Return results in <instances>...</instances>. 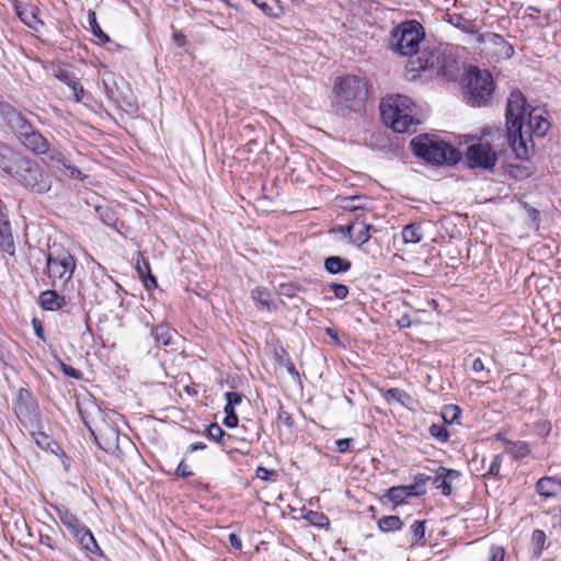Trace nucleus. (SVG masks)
<instances>
[{"label":"nucleus","instance_id":"obj_20","mask_svg":"<svg viewBox=\"0 0 561 561\" xmlns=\"http://www.w3.org/2000/svg\"><path fill=\"white\" fill-rule=\"evenodd\" d=\"M60 289H47L39 295V305L43 309L56 311L61 309L67 304L66 296L60 294Z\"/></svg>","mask_w":561,"mask_h":561},{"label":"nucleus","instance_id":"obj_18","mask_svg":"<svg viewBox=\"0 0 561 561\" xmlns=\"http://www.w3.org/2000/svg\"><path fill=\"white\" fill-rule=\"evenodd\" d=\"M16 14L20 20L30 28L38 32L44 25L43 21L37 16L38 9L32 4H16Z\"/></svg>","mask_w":561,"mask_h":561},{"label":"nucleus","instance_id":"obj_52","mask_svg":"<svg viewBox=\"0 0 561 561\" xmlns=\"http://www.w3.org/2000/svg\"><path fill=\"white\" fill-rule=\"evenodd\" d=\"M62 169L65 170L66 175L72 179H82V172L75 165H71L69 161L66 162V165H64Z\"/></svg>","mask_w":561,"mask_h":561},{"label":"nucleus","instance_id":"obj_37","mask_svg":"<svg viewBox=\"0 0 561 561\" xmlns=\"http://www.w3.org/2000/svg\"><path fill=\"white\" fill-rule=\"evenodd\" d=\"M385 496L394 505H399L405 502L407 491H404L402 485L392 486L387 491Z\"/></svg>","mask_w":561,"mask_h":561},{"label":"nucleus","instance_id":"obj_48","mask_svg":"<svg viewBox=\"0 0 561 561\" xmlns=\"http://www.w3.org/2000/svg\"><path fill=\"white\" fill-rule=\"evenodd\" d=\"M226 402L231 404L232 408L242 402L243 396L237 391H228L225 393Z\"/></svg>","mask_w":561,"mask_h":561},{"label":"nucleus","instance_id":"obj_43","mask_svg":"<svg viewBox=\"0 0 561 561\" xmlns=\"http://www.w3.org/2000/svg\"><path fill=\"white\" fill-rule=\"evenodd\" d=\"M71 90V95H69V99H73L76 102H80L84 95V89L79 83L77 78L73 80V83H70L68 87Z\"/></svg>","mask_w":561,"mask_h":561},{"label":"nucleus","instance_id":"obj_61","mask_svg":"<svg viewBox=\"0 0 561 561\" xmlns=\"http://www.w3.org/2000/svg\"><path fill=\"white\" fill-rule=\"evenodd\" d=\"M228 540L232 548H234L237 550L241 549V547H242L241 539L234 533H230L228 535Z\"/></svg>","mask_w":561,"mask_h":561},{"label":"nucleus","instance_id":"obj_51","mask_svg":"<svg viewBox=\"0 0 561 561\" xmlns=\"http://www.w3.org/2000/svg\"><path fill=\"white\" fill-rule=\"evenodd\" d=\"M402 488L407 491V499L409 496H422L426 493L425 489H420L415 483L402 485Z\"/></svg>","mask_w":561,"mask_h":561},{"label":"nucleus","instance_id":"obj_35","mask_svg":"<svg viewBox=\"0 0 561 561\" xmlns=\"http://www.w3.org/2000/svg\"><path fill=\"white\" fill-rule=\"evenodd\" d=\"M510 445L508 451L514 458L520 459L530 454V447L526 442H507Z\"/></svg>","mask_w":561,"mask_h":561},{"label":"nucleus","instance_id":"obj_27","mask_svg":"<svg viewBox=\"0 0 561 561\" xmlns=\"http://www.w3.org/2000/svg\"><path fill=\"white\" fill-rule=\"evenodd\" d=\"M137 272L139 276L142 278L145 285L147 288L152 286H157L156 278L150 274V265L148 262L144 260V257L139 254L137 260Z\"/></svg>","mask_w":561,"mask_h":561},{"label":"nucleus","instance_id":"obj_28","mask_svg":"<svg viewBox=\"0 0 561 561\" xmlns=\"http://www.w3.org/2000/svg\"><path fill=\"white\" fill-rule=\"evenodd\" d=\"M80 545L88 551L93 553H101L100 547L96 543L92 533L87 528L81 535L76 538Z\"/></svg>","mask_w":561,"mask_h":561},{"label":"nucleus","instance_id":"obj_15","mask_svg":"<svg viewBox=\"0 0 561 561\" xmlns=\"http://www.w3.org/2000/svg\"><path fill=\"white\" fill-rule=\"evenodd\" d=\"M460 476V471L440 466L437 468L432 483L440 490L443 495L448 496L453 492V482Z\"/></svg>","mask_w":561,"mask_h":561},{"label":"nucleus","instance_id":"obj_55","mask_svg":"<svg viewBox=\"0 0 561 561\" xmlns=\"http://www.w3.org/2000/svg\"><path fill=\"white\" fill-rule=\"evenodd\" d=\"M61 368H62V371L66 376L68 377H71V378H75V379H80L81 378V371L73 368L72 366H69V365H66L64 363H61Z\"/></svg>","mask_w":561,"mask_h":561},{"label":"nucleus","instance_id":"obj_7","mask_svg":"<svg viewBox=\"0 0 561 561\" xmlns=\"http://www.w3.org/2000/svg\"><path fill=\"white\" fill-rule=\"evenodd\" d=\"M410 147L416 157L433 164L453 165L460 160V152L436 136L419 135L411 140Z\"/></svg>","mask_w":561,"mask_h":561},{"label":"nucleus","instance_id":"obj_10","mask_svg":"<svg viewBox=\"0 0 561 561\" xmlns=\"http://www.w3.org/2000/svg\"><path fill=\"white\" fill-rule=\"evenodd\" d=\"M77 262L66 250L49 253L46 259V272L54 288L65 290L71 282Z\"/></svg>","mask_w":561,"mask_h":561},{"label":"nucleus","instance_id":"obj_22","mask_svg":"<svg viewBox=\"0 0 561 561\" xmlns=\"http://www.w3.org/2000/svg\"><path fill=\"white\" fill-rule=\"evenodd\" d=\"M58 517L61 524L77 538L88 527L71 512L62 511L59 512Z\"/></svg>","mask_w":561,"mask_h":561},{"label":"nucleus","instance_id":"obj_6","mask_svg":"<svg viewBox=\"0 0 561 561\" xmlns=\"http://www.w3.org/2000/svg\"><path fill=\"white\" fill-rule=\"evenodd\" d=\"M2 116L21 145H23L27 150L37 156L49 152L50 144L48 139L15 108L11 105H4L2 107Z\"/></svg>","mask_w":561,"mask_h":561},{"label":"nucleus","instance_id":"obj_9","mask_svg":"<svg viewBox=\"0 0 561 561\" xmlns=\"http://www.w3.org/2000/svg\"><path fill=\"white\" fill-rule=\"evenodd\" d=\"M424 37L425 32L421 23L414 20L405 21L391 31L387 46L402 56H412L419 53Z\"/></svg>","mask_w":561,"mask_h":561},{"label":"nucleus","instance_id":"obj_13","mask_svg":"<svg viewBox=\"0 0 561 561\" xmlns=\"http://www.w3.org/2000/svg\"><path fill=\"white\" fill-rule=\"evenodd\" d=\"M477 39L483 46L482 53L491 61L499 62L514 55L513 46L499 34L486 32L479 34Z\"/></svg>","mask_w":561,"mask_h":561},{"label":"nucleus","instance_id":"obj_1","mask_svg":"<svg viewBox=\"0 0 561 561\" xmlns=\"http://www.w3.org/2000/svg\"><path fill=\"white\" fill-rule=\"evenodd\" d=\"M458 70L454 48L447 44H439L419 50L417 57L407 65L405 76L410 81H428L436 77L453 79Z\"/></svg>","mask_w":561,"mask_h":561},{"label":"nucleus","instance_id":"obj_50","mask_svg":"<svg viewBox=\"0 0 561 561\" xmlns=\"http://www.w3.org/2000/svg\"><path fill=\"white\" fill-rule=\"evenodd\" d=\"M55 76L59 81L64 82L67 87H69L70 83H73V80L76 79V77L72 73L60 68L58 69Z\"/></svg>","mask_w":561,"mask_h":561},{"label":"nucleus","instance_id":"obj_36","mask_svg":"<svg viewBox=\"0 0 561 561\" xmlns=\"http://www.w3.org/2000/svg\"><path fill=\"white\" fill-rule=\"evenodd\" d=\"M425 520H415L410 527L411 540L410 545L414 546L425 536Z\"/></svg>","mask_w":561,"mask_h":561},{"label":"nucleus","instance_id":"obj_57","mask_svg":"<svg viewBox=\"0 0 561 561\" xmlns=\"http://www.w3.org/2000/svg\"><path fill=\"white\" fill-rule=\"evenodd\" d=\"M175 474L178 477L187 478L192 476V471L188 470V466L182 460L176 467Z\"/></svg>","mask_w":561,"mask_h":561},{"label":"nucleus","instance_id":"obj_54","mask_svg":"<svg viewBox=\"0 0 561 561\" xmlns=\"http://www.w3.org/2000/svg\"><path fill=\"white\" fill-rule=\"evenodd\" d=\"M276 472L274 470H270L267 468H264V467H257L256 471H255V476L256 478L263 480V481H268L270 480V477L271 476H275Z\"/></svg>","mask_w":561,"mask_h":561},{"label":"nucleus","instance_id":"obj_29","mask_svg":"<svg viewBox=\"0 0 561 561\" xmlns=\"http://www.w3.org/2000/svg\"><path fill=\"white\" fill-rule=\"evenodd\" d=\"M36 445L43 450L54 451L53 446L56 445L54 439L38 430H30Z\"/></svg>","mask_w":561,"mask_h":561},{"label":"nucleus","instance_id":"obj_8","mask_svg":"<svg viewBox=\"0 0 561 561\" xmlns=\"http://www.w3.org/2000/svg\"><path fill=\"white\" fill-rule=\"evenodd\" d=\"M11 178L26 191L38 195L47 194L53 186L51 174L26 156L22 157Z\"/></svg>","mask_w":561,"mask_h":561},{"label":"nucleus","instance_id":"obj_62","mask_svg":"<svg viewBox=\"0 0 561 561\" xmlns=\"http://www.w3.org/2000/svg\"><path fill=\"white\" fill-rule=\"evenodd\" d=\"M224 436L222 428L217 423H213V440L220 442Z\"/></svg>","mask_w":561,"mask_h":561},{"label":"nucleus","instance_id":"obj_64","mask_svg":"<svg viewBox=\"0 0 561 561\" xmlns=\"http://www.w3.org/2000/svg\"><path fill=\"white\" fill-rule=\"evenodd\" d=\"M472 369L476 373H480V371H483L485 369L484 364H483L481 358L477 357V358L473 359V362H472Z\"/></svg>","mask_w":561,"mask_h":561},{"label":"nucleus","instance_id":"obj_25","mask_svg":"<svg viewBox=\"0 0 561 561\" xmlns=\"http://www.w3.org/2000/svg\"><path fill=\"white\" fill-rule=\"evenodd\" d=\"M423 238V230L420 224L413 222L403 227L402 239L404 243H419Z\"/></svg>","mask_w":561,"mask_h":561},{"label":"nucleus","instance_id":"obj_41","mask_svg":"<svg viewBox=\"0 0 561 561\" xmlns=\"http://www.w3.org/2000/svg\"><path fill=\"white\" fill-rule=\"evenodd\" d=\"M545 542L546 534L540 529H535L531 534V543L534 545L535 554L540 556Z\"/></svg>","mask_w":561,"mask_h":561},{"label":"nucleus","instance_id":"obj_53","mask_svg":"<svg viewBox=\"0 0 561 561\" xmlns=\"http://www.w3.org/2000/svg\"><path fill=\"white\" fill-rule=\"evenodd\" d=\"M11 341L9 339L0 336V359L2 362H5V359L9 357V344Z\"/></svg>","mask_w":561,"mask_h":561},{"label":"nucleus","instance_id":"obj_33","mask_svg":"<svg viewBox=\"0 0 561 561\" xmlns=\"http://www.w3.org/2000/svg\"><path fill=\"white\" fill-rule=\"evenodd\" d=\"M252 298L255 304L264 309L270 310L272 306V301L270 299V293L261 287H257L252 290Z\"/></svg>","mask_w":561,"mask_h":561},{"label":"nucleus","instance_id":"obj_34","mask_svg":"<svg viewBox=\"0 0 561 561\" xmlns=\"http://www.w3.org/2000/svg\"><path fill=\"white\" fill-rule=\"evenodd\" d=\"M103 84H104L107 96L115 103H119L121 100L123 99V96H122V93L119 92L118 88L116 87L113 76H108L107 78H104Z\"/></svg>","mask_w":561,"mask_h":561},{"label":"nucleus","instance_id":"obj_4","mask_svg":"<svg viewBox=\"0 0 561 561\" xmlns=\"http://www.w3.org/2000/svg\"><path fill=\"white\" fill-rule=\"evenodd\" d=\"M526 113V99L519 90H514L506 103V128L510 146L517 159L528 156V147L524 137V116Z\"/></svg>","mask_w":561,"mask_h":561},{"label":"nucleus","instance_id":"obj_31","mask_svg":"<svg viewBox=\"0 0 561 561\" xmlns=\"http://www.w3.org/2000/svg\"><path fill=\"white\" fill-rule=\"evenodd\" d=\"M88 20H89V24H90V28H91V32L93 33V35L95 37H98V39L101 42V43H107L110 42V37L107 34H105L101 26L99 25L98 21H96V15H95V12L94 11H89V14H88Z\"/></svg>","mask_w":561,"mask_h":561},{"label":"nucleus","instance_id":"obj_2","mask_svg":"<svg viewBox=\"0 0 561 561\" xmlns=\"http://www.w3.org/2000/svg\"><path fill=\"white\" fill-rule=\"evenodd\" d=\"M367 94V83L363 78L353 75L337 77L331 95L332 111L342 117L358 113L364 108Z\"/></svg>","mask_w":561,"mask_h":561},{"label":"nucleus","instance_id":"obj_44","mask_svg":"<svg viewBox=\"0 0 561 561\" xmlns=\"http://www.w3.org/2000/svg\"><path fill=\"white\" fill-rule=\"evenodd\" d=\"M430 434L440 442H446L449 437L447 430L444 426L437 424H433L430 427Z\"/></svg>","mask_w":561,"mask_h":561},{"label":"nucleus","instance_id":"obj_30","mask_svg":"<svg viewBox=\"0 0 561 561\" xmlns=\"http://www.w3.org/2000/svg\"><path fill=\"white\" fill-rule=\"evenodd\" d=\"M383 398L387 402L396 401L403 407L407 405V400L411 399L410 396L404 390L398 388L388 389L383 394Z\"/></svg>","mask_w":561,"mask_h":561},{"label":"nucleus","instance_id":"obj_23","mask_svg":"<svg viewBox=\"0 0 561 561\" xmlns=\"http://www.w3.org/2000/svg\"><path fill=\"white\" fill-rule=\"evenodd\" d=\"M151 334L157 343L164 346L172 345L174 339L178 337L175 330L170 329L167 324H159L151 330Z\"/></svg>","mask_w":561,"mask_h":561},{"label":"nucleus","instance_id":"obj_49","mask_svg":"<svg viewBox=\"0 0 561 561\" xmlns=\"http://www.w3.org/2000/svg\"><path fill=\"white\" fill-rule=\"evenodd\" d=\"M505 551L502 547L492 546L489 552V561H504Z\"/></svg>","mask_w":561,"mask_h":561},{"label":"nucleus","instance_id":"obj_38","mask_svg":"<svg viewBox=\"0 0 561 561\" xmlns=\"http://www.w3.org/2000/svg\"><path fill=\"white\" fill-rule=\"evenodd\" d=\"M305 518L312 525L319 528L328 527L330 522L327 515L320 512L309 511Z\"/></svg>","mask_w":561,"mask_h":561},{"label":"nucleus","instance_id":"obj_32","mask_svg":"<svg viewBox=\"0 0 561 561\" xmlns=\"http://www.w3.org/2000/svg\"><path fill=\"white\" fill-rule=\"evenodd\" d=\"M442 416L446 423L456 424L459 423L461 410L458 405L448 404L443 408Z\"/></svg>","mask_w":561,"mask_h":561},{"label":"nucleus","instance_id":"obj_63","mask_svg":"<svg viewBox=\"0 0 561 561\" xmlns=\"http://www.w3.org/2000/svg\"><path fill=\"white\" fill-rule=\"evenodd\" d=\"M278 420H279L282 423H284L285 425L289 426V427H290V426H293L294 421H293V419H291V415H290L289 413L285 412V411H282V412L279 413V415H278Z\"/></svg>","mask_w":561,"mask_h":561},{"label":"nucleus","instance_id":"obj_40","mask_svg":"<svg viewBox=\"0 0 561 561\" xmlns=\"http://www.w3.org/2000/svg\"><path fill=\"white\" fill-rule=\"evenodd\" d=\"M447 21L455 27L466 32H471L472 24L469 20L462 18L459 14H447Z\"/></svg>","mask_w":561,"mask_h":561},{"label":"nucleus","instance_id":"obj_24","mask_svg":"<svg viewBox=\"0 0 561 561\" xmlns=\"http://www.w3.org/2000/svg\"><path fill=\"white\" fill-rule=\"evenodd\" d=\"M352 263L341 256H329L324 260V268L330 274L346 273L351 270Z\"/></svg>","mask_w":561,"mask_h":561},{"label":"nucleus","instance_id":"obj_3","mask_svg":"<svg viewBox=\"0 0 561 561\" xmlns=\"http://www.w3.org/2000/svg\"><path fill=\"white\" fill-rule=\"evenodd\" d=\"M78 409L82 422L88 427L98 446L108 454L119 456V431L105 420L103 411L90 400L78 403Z\"/></svg>","mask_w":561,"mask_h":561},{"label":"nucleus","instance_id":"obj_12","mask_svg":"<svg viewBox=\"0 0 561 561\" xmlns=\"http://www.w3.org/2000/svg\"><path fill=\"white\" fill-rule=\"evenodd\" d=\"M14 412L20 422L28 430L41 428V411L38 404L33 399L31 392L26 389H21L16 402L14 404Z\"/></svg>","mask_w":561,"mask_h":561},{"label":"nucleus","instance_id":"obj_47","mask_svg":"<svg viewBox=\"0 0 561 561\" xmlns=\"http://www.w3.org/2000/svg\"><path fill=\"white\" fill-rule=\"evenodd\" d=\"M344 208L355 210L363 207L362 197L359 196H350L344 198Z\"/></svg>","mask_w":561,"mask_h":561},{"label":"nucleus","instance_id":"obj_45","mask_svg":"<svg viewBox=\"0 0 561 561\" xmlns=\"http://www.w3.org/2000/svg\"><path fill=\"white\" fill-rule=\"evenodd\" d=\"M330 288L333 291L334 297L337 299H345L348 295V287L343 284L331 283Z\"/></svg>","mask_w":561,"mask_h":561},{"label":"nucleus","instance_id":"obj_39","mask_svg":"<svg viewBox=\"0 0 561 561\" xmlns=\"http://www.w3.org/2000/svg\"><path fill=\"white\" fill-rule=\"evenodd\" d=\"M508 173L512 178H514L516 180H524V179L529 178L533 174V170L528 165L516 164V165H511Z\"/></svg>","mask_w":561,"mask_h":561},{"label":"nucleus","instance_id":"obj_11","mask_svg":"<svg viewBox=\"0 0 561 561\" xmlns=\"http://www.w3.org/2000/svg\"><path fill=\"white\" fill-rule=\"evenodd\" d=\"M494 90L492 75L488 70L471 68L467 78L468 103L473 106L486 105Z\"/></svg>","mask_w":561,"mask_h":561},{"label":"nucleus","instance_id":"obj_26","mask_svg":"<svg viewBox=\"0 0 561 561\" xmlns=\"http://www.w3.org/2000/svg\"><path fill=\"white\" fill-rule=\"evenodd\" d=\"M402 527L403 522L396 515L382 516L378 520V528L383 533L400 530Z\"/></svg>","mask_w":561,"mask_h":561},{"label":"nucleus","instance_id":"obj_21","mask_svg":"<svg viewBox=\"0 0 561 561\" xmlns=\"http://www.w3.org/2000/svg\"><path fill=\"white\" fill-rule=\"evenodd\" d=\"M537 492L545 497L556 496L561 491V478L543 477L537 481Z\"/></svg>","mask_w":561,"mask_h":561},{"label":"nucleus","instance_id":"obj_16","mask_svg":"<svg viewBox=\"0 0 561 561\" xmlns=\"http://www.w3.org/2000/svg\"><path fill=\"white\" fill-rule=\"evenodd\" d=\"M550 129V123L543 115V112L538 108H533L528 113L527 130L524 135H536L537 137H543Z\"/></svg>","mask_w":561,"mask_h":561},{"label":"nucleus","instance_id":"obj_56","mask_svg":"<svg viewBox=\"0 0 561 561\" xmlns=\"http://www.w3.org/2000/svg\"><path fill=\"white\" fill-rule=\"evenodd\" d=\"M39 543L42 546H45L51 550H54L56 548V543H55V540L54 538L48 535V534H41L39 535Z\"/></svg>","mask_w":561,"mask_h":561},{"label":"nucleus","instance_id":"obj_42","mask_svg":"<svg viewBox=\"0 0 561 561\" xmlns=\"http://www.w3.org/2000/svg\"><path fill=\"white\" fill-rule=\"evenodd\" d=\"M224 411L226 414L224 419V424L229 428L236 427L238 425V416L234 413V408H232L231 404L226 402Z\"/></svg>","mask_w":561,"mask_h":561},{"label":"nucleus","instance_id":"obj_19","mask_svg":"<svg viewBox=\"0 0 561 561\" xmlns=\"http://www.w3.org/2000/svg\"><path fill=\"white\" fill-rule=\"evenodd\" d=\"M347 234L352 238L354 244L360 247L365 244L371 237V231L376 229L368 224L362 221H355L345 227Z\"/></svg>","mask_w":561,"mask_h":561},{"label":"nucleus","instance_id":"obj_59","mask_svg":"<svg viewBox=\"0 0 561 561\" xmlns=\"http://www.w3.org/2000/svg\"><path fill=\"white\" fill-rule=\"evenodd\" d=\"M353 442L352 438H342V439H337L335 442V445H336V450L339 453H345L350 449L351 447V443Z\"/></svg>","mask_w":561,"mask_h":561},{"label":"nucleus","instance_id":"obj_5","mask_svg":"<svg viewBox=\"0 0 561 561\" xmlns=\"http://www.w3.org/2000/svg\"><path fill=\"white\" fill-rule=\"evenodd\" d=\"M415 104L405 95H388L380 103V115L385 125L396 133H408L420 124L414 116Z\"/></svg>","mask_w":561,"mask_h":561},{"label":"nucleus","instance_id":"obj_58","mask_svg":"<svg viewBox=\"0 0 561 561\" xmlns=\"http://www.w3.org/2000/svg\"><path fill=\"white\" fill-rule=\"evenodd\" d=\"M433 480V477L431 476H426L424 473H417L415 477H414V483L420 488V489H425V484L431 481L432 482Z\"/></svg>","mask_w":561,"mask_h":561},{"label":"nucleus","instance_id":"obj_46","mask_svg":"<svg viewBox=\"0 0 561 561\" xmlns=\"http://www.w3.org/2000/svg\"><path fill=\"white\" fill-rule=\"evenodd\" d=\"M502 460H503L502 455L493 456V458L491 460V463L489 466V469H488V474L489 476H493V477H497L499 476L500 469H501V466H502Z\"/></svg>","mask_w":561,"mask_h":561},{"label":"nucleus","instance_id":"obj_17","mask_svg":"<svg viewBox=\"0 0 561 561\" xmlns=\"http://www.w3.org/2000/svg\"><path fill=\"white\" fill-rule=\"evenodd\" d=\"M23 154L10 146L0 142V170L12 176Z\"/></svg>","mask_w":561,"mask_h":561},{"label":"nucleus","instance_id":"obj_14","mask_svg":"<svg viewBox=\"0 0 561 561\" xmlns=\"http://www.w3.org/2000/svg\"><path fill=\"white\" fill-rule=\"evenodd\" d=\"M471 169L492 170L497 162V154L488 142H478L468 147L466 152Z\"/></svg>","mask_w":561,"mask_h":561},{"label":"nucleus","instance_id":"obj_60","mask_svg":"<svg viewBox=\"0 0 561 561\" xmlns=\"http://www.w3.org/2000/svg\"><path fill=\"white\" fill-rule=\"evenodd\" d=\"M50 159L51 161H55L57 163L58 168H62L64 165H66V162L68 161L66 157L59 151H53L50 154Z\"/></svg>","mask_w":561,"mask_h":561}]
</instances>
